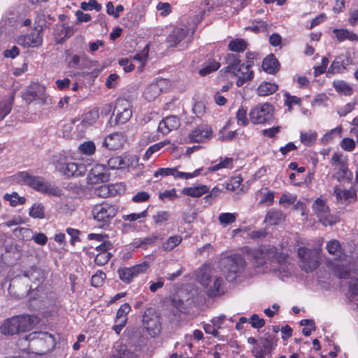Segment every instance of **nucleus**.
Segmentation results:
<instances>
[{
    "instance_id": "obj_1",
    "label": "nucleus",
    "mask_w": 358,
    "mask_h": 358,
    "mask_svg": "<svg viewBox=\"0 0 358 358\" xmlns=\"http://www.w3.org/2000/svg\"><path fill=\"white\" fill-rule=\"evenodd\" d=\"M23 275L31 282L38 285L45 279L43 271L38 268H31L30 270L25 271ZM30 289H32L30 293V306H33L34 308H41L49 306V303L46 301L48 295L41 287L37 285L35 290H34L32 285H31Z\"/></svg>"
},
{
    "instance_id": "obj_2",
    "label": "nucleus",
    "mask_w": 358,
    "mask_h": 358,
    "mask_svg": "<svg viewBox=\"0 0 358 358\" xmlns=\"http://www.w3.org/2000/svg\"><path fill=\"white\" fill-rule=\"evenodd\" d=\"M38 322V317L23 315L8 318L0 327V332L3 335L12 336L29 330Z\"/></svg>"
},
{
    "instance_id": "obj_3",
    "label": "nucleus",
    "mask_w": 358,
    "mask_h": 358,
    "mask_svg": "<svg viewBox=\"0 0 358 358\" xmlns=\"http://www.w3.org/2000/svg\"><path fill=\"white\" fill-rule=\"evenodd\" d=\"M14 180L18 183L28 185L33 189L51 196H59L61 190L45 181L40 176H34L27 171H21L13 176Z\"/></svg>"
},
{
    "instance_id": "obj_4",
    "label": "nucleus",
    "mask_w": 358,
    "mask_h": 358,
    "mask_svg": "<svg viewBox=\"0 0 358 358\" xmlns=\"http://www.w3.org/2000/svg\"><path fill=\"white\" fill-rule=\"evenodd\" d=\"M215 273L210 266L205 265L196 274L197 280L206 288V292L210 296H216L224 292L222 278L215 275Z\"/></svg>"
},
{
    "instance_id": "obj_5",
    "label": "nucleus",
    "mask_w": 358,
    "mask_h": 358,
    "mask_svg": "<svg viewBox=\"0 0 358 358\" xmlns=\"http://www.w3.org/2000/svg\"><path fill=\"white\" fill-rule=\"evenodd\" d=\"M219 264L221 272L229 282L236 280L245 266V259L236 254L222 257Z\"/></svg>"
},
{
    "instance_id": "obj_6",
    "label": "nucleus",
    "mask_w": 358,
    "mask_h": 358,
    "mask_svg": "<svg viewBox=\"0 0 358 358\" xmlns=\"http://www.w3.org/2000/svg\"><path fill=\"white\" fill-rule=\"evenodd\" d=\"M117 213L115 205L104 202L95 205L92 210L93 219L99 222V227L106 229Z\"/></svg>"
},
{
    "instance_id": "obj_7",
    "label": "nucleus",
    "mask_w": 358,
    "mask_h": 358,
    "mask_svg": "<svg viewBox=\"0 0 358 358\" xmlns=\"http://www.w3.org/2000/svg\"><path fill=\"white\" fill-rule=\"evenodd\" d=\"M250 118L255 124H265L273 120L274 107L268 103L257 104L250 111Z\"/></svg>"
},
{
    "instance_id": "obj_8",
    "label": "nucleus",
    "mask_w": 358,
    "mask_h": 358,
    "mask_svg": "<svg viewBox=\"0 0 358 358\" xmlns=\"http://www.w3.org/2000/svg\"><path fill=\"white\" fill-rule=\"evenodd\" d=\"M25 340L33 343V345L41 348L39 353L43 354L52 349L55 345V338L48 332H32L25 337Z\"/></svg>"
},
{
    "instance_id": "obj_9",
    "label": "nucleus",
    "mask_w": 358,
    "mask_h": 358,
    "mask_svg": "<svg viewBox=\"0 0 358 358\" xmlns=\"http://www.w3.org/2000/svg\"><path fill=\"white\" fill-rule=\"evenodd\" d=\"M313 210L323 225H333L338 222V217L330 213L326 201L318 198L313 204Z\"/></svg>"
},
{
    "instance_id": "obj_10",
    "label": "nucleus",
    "mask_w": 358,
    "mask_h": 358,
    "mask_svg": "<svg viewBox=\"0 0 358 358\" xmlns=\"http://www.w3.org/2000/svg\"><path fill=\"white\" fill-rule=\"evenodd\" d=\"M143 325L151 337L157 336L162 329L159 317L152 308L147 309L143 315Z\"/></svg>"
},
{
    "instance_id": "obj_11",
    "label": "nucleus",
    "mask_w": 358,
    "mask_h": 358,
    "mask_svg": "<svg viewBox=\"0 0 358 358\" xmlns=\"http://www.w3.org/2000/svg\"><path fill=\"white\" fill-rule=\"evenodd\" d=\"M266 257L276 261L280 266H285L287 255L283 252H278L275 248H270L264 252L263 250L255 251V264L259 266L266 263Z\"/></svg>"
},
{
    "instance_id": "obj_12",
    "label": "nucleus",
    "mask_w": 358,
    "mask_h": 358,
    "mask_svg": "<svg viewBox=\"0 0 358 358\" xmlns=\"http://www.w3.org/2000/svg\"><path fill=\"white\" fill-rule=\"evenodd\" d=\"M298 257L300 259V266L306 272L313 271L319 264L318 256L315 250L300 248L298 249Z\"/></svg>"
},
{
    "instance_id": "obj_13",
    "label": "nucleus",
    "mask_w": 358,
    "mask_h": 358,
    "mask_svg": "<svg viewBox=\"0 0 358 358\" xmlns=\"http://www.w3.org/2000/svg\"><path fill=\"white\" fill-rule=\"evenodd\" d=\"M113 114H115L117 123L123 124L127 122L132 115L131 103L124 98H119L115 101Z\"/></svg>"
},
{
    "instance_id": "obj_14",
    "label": "nucleus",
    "mask_w": 358,
    "mask_h": 358,
    "mask_svg": "<svg viewBox=\"0 0 358 358\" xmlns=\"http://www.w3.org/2000/svg\"><path fill=\"white\" fill-rule=\"evenodd\" d=\"M150 264L148 262H143L130 268L122 267L117 270V274L120 279L125 282L129 283L133 278L138 275L145 273L149 268Z\"/></svg>"
},
{
    "instance_id": "obj_15",
    "label": "nucleus",
    "mask_w": 358,
    "mask_h": 358,
    "mask_svg": "<svg viewBox=\"0 0 358 358\" xmlns=\"http://www.w3.org/2000/svg\"><path fill=\"white\" fill-rule=\"evenodd\" d=\"M110 173L106 166L97 164L90 171L87 180L88 184L96 185L101 182H106L109 180Z\"/></svg>"
},
{
    "instance_id": "obj_16",
    "label": "nucleus",
    "mask_w": 358,
    "mask_h": 358,
    "mask_svg": "<svg viewBox=\"0 0 358 358\" xmlns=\"http://www.w3.org/2000/svg\"><path fill=\"white\" fill-rule=\"evenodd\" d=\"M56 167L59 172L68 178L81 176L87 171L85 164L77 162L57 163Z\"/></svg>"
},
{
    "instance_id": "obj_17",
    "label": "nucleus",
    "mask_w": 358,
    "mask_h": 358,
    "mask_svg": "<svg viewBox=\"0 0 358 358\" xmlns=\"http://www.w3.org/2000/svg\"><path fill=\"white\" fill-rule=\"evenodd\" d=\"M137 162L138 158L135 155L123 154L110 157L108 160V166L112 170L122 169L132 166Z\"/></svg>"
},
{
    "instance_id": "obj_18",
    "label": "nucleus",
    "mask_w": 358,
    "mask_h": 358,
    "mask_svg": "<svg viewBox=\"0 0 358 358\" xmlns=\"http://www.w3.org/2000/svg\"><path fill=\"white\" fill-rule=\"evenodd\" d=\"M203 168L196 169L193 173H185L178 171L176 168H161L155 172L154 176H173L176 178L189 179L199 176L201 173Z\"/></svg>"
},
{
    "instance_id": "obj_19",
    "label": "nucleus",
    "mask_w": 358,
    "mask_h": 358,
    "mask_svg": "<svg viewBox=\"0 0 358 358\" xmlns=\"http://www.w3.org/2000/svg\"><path fill=\"white\" fill-rule=\"evenodd\" d=\"M168 85V80L164 78H158L149 84L143 92V96L148 101H152L159 96L161 92Z\"/></svg>"
},
{
    "instance_id": "obj_20",
    "label": "nucleus",
    "mask_w": 358,
    "mask_h": 358,
    "mask_svg": "<svg viewBox=\"0 0 358 358\" xmlns=\"http://www.w3.org/2000/svg\"><path fill=\"white\" fill-rule=\"evenodd\" d=\"M47 97L45 86L39 83L31 85L27 92L24 95V98L29 102L38 100L42 103H45Z\"/></svg>"
},
{
    "instance_id": "obj_21",
    "label": "nucleus",
    "mask_w": 358,
    "mask_h": 358,
    "mask_svg": "<svg viewBox=\"0 0 358 358\" xmlns=\"http://www.w3.org/2000/svg\"><path fill=\"white\" fill-rule=\"evenodd\" d=\"M212 129L208 125H200L195 128L188 136L192 143H202L212 136Z\"/></svg>"
},
{
    "instance_id": "obj_22",
    "label": "nucleus",
    "mask_w": 358,
    "mask_h": 358,
    "mask_svg": "<svg viewBox=\"0 0 358 358\" xmlns=\"http://www.w3.org/2000/svg\"><path fill=\"white\" fill-rule=\"evenodd\" d=\"M352 64L350 56L347 54L336 57L328 69L327 74L343 73Z\"/></svg>"
},
{
    "instance_id": "obj_23",
    "label": "nucleus",
    "mask_w": 358,
    "mask_h": 358,
    "mask_svg": "<svg viewBox=\"0 0 358 358\" xmlns=\"http://www.w3.org/2000/svg\"><path fill=\"white\" fill-rule=\"evenodd\" d=\"M126 141L125 136L122 133H113L108 135L103 142V146L111 150H118L123 147Z\"/></svg>"
},
{
    "instance_id": "obj_24",
    "label": "nucleus",
    "mask_w": 358,
    "mask_h": 358,
    "mask_svg": "<svg viewBox=\"0 0 358 358\" xmlns=\"http://www.w3.org/2000/svg\"><path fill=\"white\" fill-rule=\"evenodd\" d=\"M17 43L24 47H37L42 43V37L39 31H34L29 34L20 36Z\"/></svg>"
},
{
    "instance_id": "obj_25",
    "label": "nucleus",
    "mask_w": 358,
    "mask_h": 358,
    "mask_svg": "<svg viewBox=\"0 0 358 358\" xmlns=\"http://www.w3.org/2000/svg\"><path fill=\"white\" fill-rule=\"evenodd\" d=\"M250 64H241L237 69L238 72L231 73L234 76L237 77L236 85L238 87L242 86L245 82L253 78V72L250 70Z\"/></svg>"
},
{
    "instance_id": "obj_26",
    "label": "nucleus",
    "mask_w": 358,
    "mask_h": 358,
    "mask_svg": "<svg viewBox=\"0 0 358 358\" xmlns=\"http://www.w3.org/2000/svg\"><path fill=\"white\" fill-rule=\"evenodd\" d=\"M180 120L176 116H168L160 121L158 130L164 135L168 134L173 130L177 129L180 126Z\"/></svg>"
},
{
    "instance_id": "obj_27",
    "label": "nucleus",
    "mask_w": 358,
    "mask_h": 358,
    "mask_svg": "<svg viewBox=\"0 0 358 358\" xmlns=\"http://www.w3.org/2000/svg\"><path fill=\"white\" fill-rule=\"evenodd\" d=\"M334 194L338 201L341 203H351L357 200L356 190L354 189H342L335 187Z\"/></svg>"
},
{
    "instance_id": "obj_28",
    "label": "nucleus",
    "mask_w": 358,
    "mask_h": 358,
    "mask_svg": "<svg viewBox=\"0 0 358 358\" xmlns=\"http://www.w3.org/2000/svg\"><path fill=\"white\" fill-rule=\"evenodd\" d=\"M187 29L185 28L176 27L167 38V43L171 47H176L185 38L187 34Z\"/></svg>"
},
{
    "instance_id": "obj_29",
    "label": "nucleus",
    "mask_w": 358,
    "mask_h": 358,
    "mask_svg": "<svg viewBox=\"0 0 358 358\" xmlns=\"http://www.w3.org/2000/svg\"><path fill=\"white\" fill-rule=\"evenodd\" d=\"M334 178L341 182H350L352 178V173L348 169L345 164H339V166L336 168Z\"/></svg>"
},
{
    "instance_id": "obj_30",
    "label": "nucleus",
    "mask_w": 358,
    "mask_h": 358,
    "mask_svg": "<svg viewBox=\"0 0 358 358\" xmlns=\"http://www.w3.org/2000/svg\"><path fill=\"white\" fill-rule=\"evenodd\" d=\"M209 192V187L204 185H193L182 190V194L192 197H200Z\"/></svg>"
},
{
    "instance_id": "obj_31",
    "label": "nucleus",
    "mask_w": 358,
    "mask_h": 358,
    "mask_svg": "<svg viewBox=\"0 0 358 358\" xmlns=\"http://www.w3.org/2000/svg\"><path fill=\"white\" fill-rule=\"evenodd\" d=\"M333 33L335 34L336 39L339 42H343L345 40L350 41H358V36L352 31L345 29H334Z\"/></svg>"
},
{
    "instance_id": "obj_32",
    "label": "nucleus",
    "mask_w": 358,
    "mask_h": 358,
    "mask_svg": "<svg viewBox=\"0 0 358 358\" xmlns=\"http://www.w3.org/2000/svg\"><path fill=\"white\" fill-rule=\"evenodd\" d=\"M278 66L279 63L273 55L266 57L262 62V69L270 74L275 73L278 70Z\"/></svg>"
},
{
    "instance_id": "obj_33",
    "label": "nucleus",
    "mask_w": 358,
    "mask_h": 358,
    "mask_svg": "<svg viewBox=\"0 0 358 358\" xmlns=\"http://www.w3.org/2000/svg\"><path fill=\"white\" fill-rule=\"evenodd\" d=\"M285 217V214L281 210L273 209L267 213L264 222L271 225L278 224L282 221Z\"/></svg>"
},
{
    "instance_id": "obj_34",
    "label": "nucleus",
    "mask_w": 358,
    "mask_h": 358,
    "mask_svg": "<svg viewBox=\"0 0 358 358\" xmlns=\"http://www.w3.org/2000/svg\"><path fill=\"white\" fill-rule=\"evenodd\" d=\"M317 138V133L314 130H308L300 132V141L306 146L313 145Z\"/></svg>"
},
{
    "instance_id": "obj_35",
    "label": "nucleus",
    "mask_w": 358,
    "mask_h": 358,
    "mask_svg": "<svg viewBox=\"0 0 358 358\" xmlns=\"http://www.w3.org/2000/svg\"><path fill=\"white\" fill-rule=\"evenodd\" d=\"M226 62L227 64V66L226 67V72L229 73L232 72H238L237 69L241 65L238 56L232 53L227 55Z\"/></svg>"
},
{
    "instance_id": "obj_36",
    "label": "nucleus",
    "mask_w": 358,
    "mask_h": 358,
    "mask_svg": "<svg viewBox=\"0 0 358 358\" xmlns=\"http://www.w3.org/2000/svg\"><path fill=\"white\" fill-rule=\"evenodd\" d=\"M14 94L0 101V122L11 111L13 104Z\"/></svg>"
},
{
    "instance_id": "obj_37",
    "label": "nucleus",
    "mask_w": 358,
    "mask_h": 358,
    "mask_svg": "<svg viewBox=\"0 0 358 358\" xmlns=\"http://www.w3.org/2000/svg\"><path fill=\"white\" fill-rule=\"evenodd\" d=\"M278 89V87L276 84L264 82L259 85L257 92L259 96H265L273 94Z\"/></svg>"
},
{
    "instance_id": "obj_38",
    "label": "nucleus",
    "mask_w": 358,
    "mask_h": 358,
    "mask_svg": "<svg viewBox=\"0 0 358 358\" xmlns=\"http://www.w3.org/2000/svg\"><path fill=\"white\" fill-rule=\"evenodd\" d=\"M326 249L330 255L336 256L340 259H341L342 255H343L341 245L337 240L328 241L326 245Z\"/></svg>"
},
{
    "instance_id": "obj_39",
    "label": "nucleus",
    "mask_w": 358,
    "mask_h": 358,
    "mask_svg": "<svg viewBox=\"0 0 358 358\" xmlns=\"http://www.w3.org/2000/svg\"><path fill=\"white\" fill-rule=\"evenodd\" d=\"M271 350V342L266 338L262 345H257L252 349V355L257 358H264Z\"/></svg>"
},
{
    "instance_id": "obj_40",
    "label": "nucleus",
    "mask_w": 358,
    "mask_h": 358,
    "mask_svg": "<svg viewBox=\"0 0 358 358\" xmlns=\"http://www.w3.org/2000/svg\"><path fill=\"white\" fill-rule=\"evenodd\" d=\"M99 117V110L93 108L83 114L82 117V124L85 126L92 125L95 123Z\"/></svg>"
},
{
    "instance_id": "obj_41",
    "label": "nucleus",
    "mask_w": 358,
    "mask_h": 358,
    "mask_svg": "<svg viewBox=\"0 0 358 358\" xmlns=\"http://www.w3.org/2000/svg\"><path fill=\"white\" fill-rule=\"evenodd\" d=\"M336 91L345 96H350L352 93V89L350 85L343 80H336L333 83Z\"/></svg>"
},
{
    "instance_id": "obj_42",
    "label": "nucleus",
    "mask_w": 358,
    "mask_h": 358,
    "mask_svg": "<svg viewBox=\"0 0 358 358\" xmlns=\"http://www.w3.org/2000/svg\"><path fill=\"white\" fill-rule=\"evenodd\" d=\"M131 308L127 303L122 304L117 311L115 322L127 323V314L131 311Z\"/></svg>"
},
{
    "instance_id": "obj_43",
    "label": "nucleus",
    "mask_w": 358,
    "mask_h": 358,
    "mask_svg": "<svg viewBox=\"0 0 358 358\" xmlns=\"http://www.w3.org/2000/svg\"><path fill=\"white\" fill-rule=\"evenodd\" d=\"M233 162L234 159L231 157L221 159L218 164L208 168V172H214L222 169H231L233 167Z\"/></svg>"
},
{
    "instance_id": "obj_44",
    "label": "nucleus",
    "mask_w": 358,
    "mask_h": 358,
    "mask_svg": "<svg viewBox=\"0 0 358 358\" xmlns=\"http://www.w3.org/2000/svg\"><path fill=\"white\" fill-rule=\"evenodd\" d=\"M237 216L238 214L236 213H222L218 216V221L223 227H225L227 225L234 223L236 221Z\"/></svg>"
},
{
    "instance_id": "obj_45",
    "label": "nucleus",
    "mask_w": 358,
    "mask_h": 358,
    "mask_svg": "<svg viewBox=\"0 0 358 358\" xmlns=\"http://www.w3.org/2000/svg\"><path fill=\"white\" fill-rule=\"evenodd\" d=\"M6 201H8L10 205L13 207L17 206V205H22L25 203L26 199L23 196H20L17 192H13L12 194H6L3 196Z\"/></svg>"
},
{
    "instance_id": "obj_46",
    "label": "nucleus",
    "mask_w": 358,
    "mask_h": 358,
    "mask_svg": "<svg viewBox=\"0 0 358 358\" xmlns=\"http://www.w3.org/2000/svg\"><path fill=\"white\" fill-rule=\"evenodd\" d=\"M78 150L83 155L91 156L96 151V145L93 141H85L79 145Z\"/></svg>"
},
{
    "instance_id": "obj_47",
    "label": "nucleus",
    "mask_w": 358,
    "mask_h": 358,
    "mask_svg": "<svg viewBox=\"0 0 358 358\" xmlns=\"http://www.w3.org/2000/svg\"><path fill=\"white\" fill-rule=\"evenodd\" d=\"M182 241V237L180 235H175L169 237L162 244V248L166 251H170L179 245Z\"/></svg>"
},
{
    "instance_id": "obj_48",
    "label": "nucleus",
    "mask_w": 358,
    "mask_h": 358,
    "mask_svg": "<svg viewBox=\"0 0 358 358\" xmlns=\"http://www.w3.org/2000/svg\"><path fill=\"white\" fill-rule=\"evenodd\" d=\"M247 48V43L242 38L232 40L229 43V49L233 52H243Z\"/></svg>"
},
{
    "instance_id": "obj_49",
    "label": "nucleus",
    "mask_w": 358,
    "mask_h": 358,
    "mask_svg": "<svg viewBox=\"0 0 358 358\" xmlns=\"http://www.w3.org/2000/svg\"><path fill=\"white\" fill-rule=\"evenodd\" d=\"M171 217L169 212L166 210H160L153 215V220L157 225H163L167 222Z\"/></svg>"
},
{
    "instance_id": "obj_50",
    "label": "nucleus",
    "mask_w": 358,
    "mask_h": 358,
    "mask_svg": "<svg viewBox=\"0 0 358 358\" xmlns=\"http://www.w3.org/2000/svg\"><path fill=\"white\" fill-rule=\"evenodd\" d=\"M29 215L34 218L44 217V207L41 203H34L30 209Z\"/></svg>"
},
{
    "instance_id": "obj_51",
    "label": "nucleus",
    "mask_w": 358,
    "mask_h": 358,
    "mask_svg": "<svg viewBox=\"0 0 358 358\" xmlns=\"http://www.w3.org/2000/svg\"><path fill=\"white\" fill-rule=\"evenodd\" d=\"M237 123L239 125L247 126L248 124V119L247 117V110L243 107H241L236 112Z\"/></svg>"
},
{
    "instance_id": "obj_52",
    "label": "nucleus",
    "mask_w": 358,
    "mask_h": 358,
    "mask_svg": "<svg viewBox=\"0 0 358 358\" xmlns=\"http://www.w3.org/2000/svg\"><path fill=\"white\" fill-rule=\"evenodd\" d=\"M168 143H169V141H164L150 146L146 150L144 155V158L148 159L153 153L159 151L161 148H162L164 145H167Z\"/></svg>"
},
{
    "instance_id": "obj_53",
    "label": "nucleus",
    "mask_w": 358,
    "mask_h": 358,
    "mask_svg": "<svg viewBox=\"0 0 358 358\" xmlns=\"http://www.w3.org/2000/svg\"><path fill=\"white\" fill-rule=\"evenodd\" d=\"M106 278V274L102 271H97L94 275H92L91 280V284L95 287H99L103 284Z\"/></svg>"
},
{
    "instance_id": "obj_54",
    "label": "nucleus",
    "mask_w": 358,
    "mask_h": 358,
    "mask_svg": "<svg viewBox=\"0 0 358 358\" xmlns=\"http://www.w3.org/2000/svg\"><path fill=\"white\" fill-rule=\"evenodd\" d=\"M111 358H136V357L134 353L122 347L120 350H117Z\"/></svg>"
},
{
    "instance_id": "obj_55",
    "label": "nucleus",
    "mask_w": 358,
    "mask_h": 358,
    "mask_svg": "<svg viewBox=\"0 0 358 358\" xmlns=\"http://www.w3.org/2000/svg\"><path fill=\"white\" fill-rule=\"evenodd\" d=\"M220 63L217 62H211L209 64L206 65L204 68L201 69L199 71V74L201 76H206L210 73H212L220 68Z\"/></svg>"
},
{
    "instance_id": "obj_56",
    "label": "nucleus",
    "mask_w": 358,
    "mask_h": 358,
    "mask_svg": "<svg viewBox=\"0 0 358 358\" xmlns=\"http://www.w3.org/2000/svg\"><path fill=\"white\" fill-rule=\"evenodd\" d=\"M148 216V210H145L140 213H131L129 215H122V219L124 221L134 222L141 218H145Z\"/></svg>"
},
{
    "instance_id": "obj_57",
    "label": "nucleus",
    "mask_w": 358,
    "mask_h": 358,
    "mask_svg": "<svg viewBox=\"0 0 358 358\" xmlns=\"http://www.w3.org/2000/svg\"><path fill=\"white\" fill-rule=\"evenodd\" d=\"M111 257L110 253L108 252H102L96 255L94 261L96 264L101 266L106 264Z\"/></svg>"
},
{
    "instance_id": "obj_58",
    "label": "nucleus",
    "mask_w": 358,
    "mask_h": 358,
    "mask_svg": "<svg viewBox=\"0 0 358 358\" xmlns=\"http://www.w3.org/2000/svg\"><path fill=\"white\" fill-rule=\"evenodd\" d=\"M296 201V196L294 194H283L279 200V203L282 206L294 203Z\"/></svg>"
},
{
    "instance_id": "obj_59",
    "label": "nucleus",
    "mask_w": 358,
    "mask_h": 358,
    "mask_svg": "<svg viewBox=\"0 0 358 358\" xmlns=\"http://www.w3.org/2000/svg\"><path fill=\"white\" fill-rule=\"evenodd\" d=\"M341 131V127H338L335 129H331L327 134H325L321 138V141L324 143H328L333 138L335 134L340 136Z\"/></svg>"
},
{
    "instance_id": "obj_60",
    "label": "nucleus",
    "mask_w": 358,
    "mask_h": 358,
    "mask_svg": "<svg viewBox=\"0 0 358 358\" xmlns=\"http://www.w3.org/2000/svg\"><path fill=\"white\" fill-rule=\"evenodd\" d=\"M80 7L84 10L95 9L99 11L101 8V6L99 4L96 0H90L88 3L83 2Z\"/></svg>"
},
{
    "instance_id": "obj_61",
    "label": "nucleus",
    "mask_w": 358,
    "mask_h": 358,
    "mask_svg": "<svg viewBox=\"0 0 358 358\" xmlns=\"http://www.w3.org/2000/svg\"><path fill=\"white\" fill-rule=\"evenodd\" d=\"M159 197L164 201L166 200H174L177 197L176 191L175 189L165 190L159 194Z\"/></svg>"
},
{
    "instance_id": "obj_62",
    "label": "nucleus",
    "mask_w": 358,
    "mask_h": 358,
    "mask_svg": "<svg viewBox=\"0 0 358 358\" xmlns=\"http://www.w3.org/2000/svg\"><path fill=\"white\" fill-rule=\"evenodd\" d=\"M250 324L253 328L259 329L264 326L265 321L260 318L257 314H253L250 317Z\"/></svg>"
},
{
    "instance_id": "obj_63",
    "label": "nucleus",
    "mask_w": 358,
    "mask_h": 358,
    "mask_svg": "<svg viewBox=\"0 0 358 358\" xmlns=\"http://www.w3.org/2000/svg\"><path fill=\"white\" fill-rule=\"evenodd\" d=\"M341 148L346 151H352L355 148V142L350 138H345L341 143Z\"/></svg>"
},
{
    "instance_id": "obj_64",
    "label": "nucleus",
    "mask_w": 358,
    "mask_h": 358,
    "mask_svg": "<svg viewBox=\"0 0 358 358\" xmlns=\"http://www.w3.org/2000/svg\"><path fill=\"white\" fill-rule=\"evenodd\" d=\"M150 199V194L146 192H140L136 194L132 201L134 203H143L147 201Z\"/></svg>"
}]
</instances>
